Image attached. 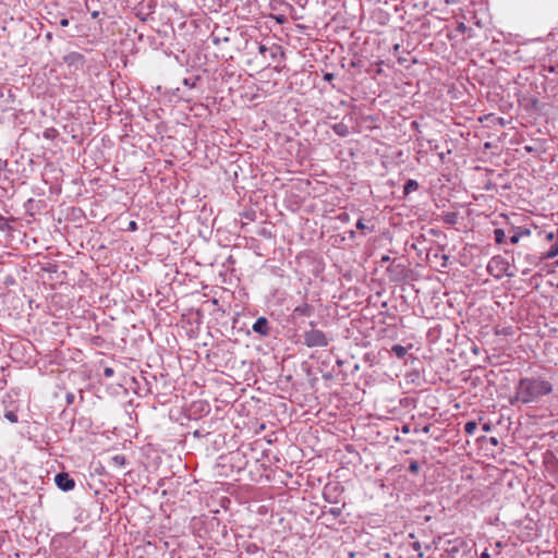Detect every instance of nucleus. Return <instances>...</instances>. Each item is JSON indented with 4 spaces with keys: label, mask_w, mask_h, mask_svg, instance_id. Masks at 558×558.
Masks as SVG:
<instances>
[{
    "label": "nucleus",
    "mask_w": 558,
    "mask_h": 558,
    "mask_svg": "<svg viewBox=\"0 0 558 558\" xmlns=\"http://www.w3.org/2000/svg\"><path fill=\"white\" fill-rule=\"evenodd\" d=\"M327 512L330 513L332 517L338 518L340 517L342 510L339 507H332Z\"/></svg>",
    "instance_id": "412c9836"
},
{
    "label": "nucleus",
    "mask_w": 558,
    "mask_h": 558,
    "mask_svg": "<svg viewBox=\"0 0 558 558\" xmlns=\"http://www.w3.org/2000/svg\"><path fill=\"white\" fill-rule=\"evenodd\" d=\"M258 51L264 57L266 53H269L270 58L275 59L278 53L281 52V47L276 44H274L271 47H267L265 44H258Z\"/></svg>",
    "instance_id": "423d86ee"
},
{
    "label": "nucleus",
    "mask_w": 558,
    "mask_h": 558,
    "mask_svg": "<svg viewBox=\"0 0 558 558\" xmlns=\"http://www.w3.org/2000/svg\"><path fill=\"white\" fill-rule=\"evenodd\" d=\"M391 352L398 357L403 359L408 354V348L401 344H393L391 348Z\"/></svg>",
    "instance_id": "f8f14e48"
},
{
    "label": "nucleus",
    "mask_w": 558,
    "mask_h": 558,
    "mask_svg": "<svg viewBox=\"0 0 558 558\" xmlns=\"http://www.w3.org/2000/svg\"><path fill=\"white\" fill-rule=\"evenodd\" d=\"M258 550V547L255 545V544H251L247 546V551L248 553H255Z\"/></svg>",
    "instance_id": "a878e982"
},
{
    "label": "nucleus",
    "mask_w": 558,
    "mask_h": 558,
    "mask_svg": "<svg viewBox=\"0 0 558 558\" xmlns=\"http://www.w3.org/2000/svg\"><path fill=\"white\" fill-rule=\"evenodd\" d=\"M512 230L513 234L509 238L511 244H517L521 238L529 236L531 234L530 229L524 227L512 228Z\"/></svg>",
    "instance_id": "6e6552de"
},
{
    "label": "nucleus",
    "mask_w": 558,
    "mask_h": 558,
    "mask_svg": "<svg viewBox=\"0 0 558 558\" xmlns=\"http://www.w3.org/2000/svg\"><path fill=\"white\" fill-rule=\"evenodd\" d=\"M4 416L11 423H16L17 422V415L14 412H12V411H8Z\"/></svg>",
    "instance_id": "aec40b11"
},
{
    "label": "nucleus",
    "mask_w": 558,
    "mask_h": 558,
    "mask_svg": "<svg viewBox=\"0 0 558 558\" xmlns=\"http://www.w3.org/2000/svg\"><path fill=\"white\" fill-rule=\"evenodd\" d=\"M399 49H400V45L396 44V45L393 46V51H395V52H397V51H399Z\"/></svg>",
    "instance_id": "ea45409f"
},
{
    "label": "nucleus",
    "mask_w": 558,
    "mask_h": 558,
    "mask_svg": "<svg viewBox=\"0 0 558 558\" xmlns=\"http://www.w3.org/2000/svg\"><path fill=\"white\" fill-rule=\"evenodd\" d=\"M184 84L187 85V86H191V87L194 86V83H191L189 78L184 80Z\"/></svg>",
    "instance_id": "f704fd0d"
},
{
    "label": "nucleus",
    "mask_w": 558,
    "mask_h": 558,
    "mask_svg": "<svg viewBox=\"0 0 558 558\" xmlns=\"http://www.w3.org/2000/svg\"><path fill=\"white\" fill-rule=\"evenodd\" d=\"M8 227V220L5 217L0 215V231H4Z\"/></svg>",
    "instance_id": "4be33fe9"
},
{
    "label": "nucleus",
    "mask_w": 558,
    "mask_h": 558,
    "mask_svg": "<svg viewBox=\"0 0 558 558\" xmlns=\"http://www.w3.org/2000/svg\"><path fill=\"white\" fill-rule=\"evenodd\" d=\"M59 24H60L61 27H66L69 25V20L68 19H61Z\"/></svg>",
    "instance_id": "cd10ccee"
},
{
    "label": "nucleus",
    "mask_w": 558,
    "mask_h": 558,
    "mask_svg": "<svg viewBox=\"0 0 558 558\" xmlns=\"http://www.w3.org/2000/svg\"><path fill=\"white\" fill-rule=\"evenodd\" d=\"M442 220L447 225H456L458 221L457 213H447L442 216Z\"/></svg>",
    "instance_id": "2eb2a0df"
},
{
    "label": "nucleus",
    "mask_w": 558,
    "mask_h": 558,
    "mask_svg": "<svg viewBox=\"0 0 558 558\" xmlns=\"http://www.w3.org/2000/svg\"><path fill=\"white\" fill-rule=\"evenodd\" d=\"M73 401H74V395H73V393H71V392H69V393L66 395V402H68L69 404H71V403H73Z\"/></svg>",
    "instance_id": "bb28decb"
},
{
    "label": "nucleus",
    "mask_w": 558,
    "mask_h": 558,
    "mask_svg": "<svg viewBox=\"0 0 558 558\" xmlns=\"http://www.w3.org/2000/svg\"><path fill=\"white\" fill-rule=\"evenodd\" d=\"M310 326L311 329L303 335L304 344L307 348L327 347L329 343L327 336L322 330L315 329L316 324L314 322H311Z\"/></svg>",
    "instance_id": "f03ea898"
},
{
    "label": "nucleus",
    "mask_w": 558,
    "mask_h": 558,
    "mask_svg": "<svg viewBox=\"0 0 558 558\" xmlns=\"http://www.w3.org/2000/svg\"><path fill=\"white\" fill-rule=\"evenodd\" d=\"M476 429H477V423L475 421H468L464 424V432L468 435H473Z\"/></svg>",
    "instance_id": "dca6fc26"
},
{
    "label": "nucleus",
    "mask_w": 558,
    "mask_h": 558,
    "mask_svg": "<svg viewBox=\"0 0 558 558\" xmlns=\"http://www.w3.org/2000/svg\"><path fill=\"white\" fill-rule=\"evenodd\" d=\"M481 558H490V555L488 554L487 549H485V550L481 554Z\"/></svg>",
    "instance_id": "2f4dec72"
},
{
    "label": "nucleus",
    "mask_w": 558,
    "mask_h": 558,
    "mask_svg": "<svg viewBox=\"0 0 558 558\" xmlns=\"http://www.w3.org/2000/svg\"><path fill=\"white\" fill-rule=\"evenodd\" d=\"M490 444H493V445H495V446H496V445L498 444L497 438L492 437V438H490Z\"/></svg>",
    "instance_id": "58836bf2"
},
{
    "label": "nucleus",
    "mask_w": 558,
    "mask_h": 558,
    "mask_svg": "<svg viewBox=\"0 0 558 558\" xmlns=\"http://www.w3.org/2000/svg\"><path fill=\"white\" fill-rule=\"evenodd\" d=\"M553 390L551 383L542 377H524L518 381L510 404L538 402L542 397L550 395Z\"/></svg>",
    "instance_id": "f257e3e1"
},
{
    "label": "nucleus",
    "mask_w": 558,
    "mask_h": 558,
    "mask_svg": "<svg viewBox=\"0 0 558 558\" xmlns=\"http://www.w3.org/2000/svg\"><path fill=\"white\" fill-rule=\"evenodd\" d=\"M324 496L327 501L332 502L331 499L328 497L327 493H325Z\"/></svg>",
    "instance_id": "79ce46f5"
},
{
    "label": "nucleus",
    "mask_w": 558,
    "mask_h": 558,
    "mask_svg": "<svg viewBox=\"0 0 558 558\" xmlns=\"http://www.w3.org/2000/svg\"><path fill=\"white\" fill-rule=\"evenodd\" d=\"M418 189L417 181L409 179L403 186V194L407 196Z\"/></svg>",
    "instance_id": "9d476101"
},
{
    "label": "nucleus",
    "mask_w": 558,
    "mask_h": 558,
    "mask_svg": "<svg viewBox=\"0 0 558 558\" xmlns=\"http://www.w3.org/2000/svg\"><path fill=\"white\" fill-rule=\"evenodd\" d=\"M409 472L412 473V474H416L418 473L420 471V464L417 461L413 460L410 462L409 464V468H408Z\"/></svg>",
    "instance_id": "6ab92c4d"
},
{
    "label": "nucleus",
    "mask_w": 558,
    "mask_h": 558,
    "mask_svg": "<svg viewBox=\"0 0 558 558\" xmlns=\"http://www.w3.org/2000/svg\"><path fill=\"white\" fill-rule=\"evenodd\" d=\"M496 547H499V548H501V547H502V544H501V542H497V543H496Z\"/></svg>",
    "instance_id": "37998d69"
},
{
    "label": "nucleus",
    "mask_w": 558,
    "mask_h": 558,
    "mask_svg": "<svg viewBox=\"0 0 558 558\" xmlns=\"http://www.w3.org/2000/svg\"><path fill=\"white\" fill-rule=\"evenodd\" d=\"M126 459L123 454H116L111 458V464L116 468H122L125 465Z\"/></svg>",
    "instance_id": "ddd939ff"
},
{
    "label": "nucleus",
    "mask_w": 558,
    "mask_h": 558,
    "mask_svg": "<svg viewBox=\"0 0 558 558\" xmlns=\"http://www.w3.org/2000/svg\"><path fill=\"white\" fill-rule=\"evenodd\" d=\"M494 239L497 244H501L505 242L506 233L502 229H495L494 230Z\"/></svg>",
    "instance_id": "f3484780"
},
{
    "label": "nucleus",
    "mask_w": 558,
    "mask_h": 558,
    "mask_svg": "<svg viewBox=\"0 0 558 558\" xmlns=\"http://www.w3.org/2000/svg\"><path fill=\"white\" fill-rule=\"evenodd\" d=\"M314 312V307L308 303H303L293 310V315L311 316Z\"/></svg>",
    "instance_id": "1a4fd4ad"
},
{
    "label": "nucleus",
    "mask_w": 558,
    "mask_h": 558,
    "mask_svg": "<svg viewBox=\"0 0 558 558\" xmlns=\"http://www.w3.org/2000/svg\"><path fill=\"white\" fill-rule=\"evenodd\" d=\"M490 428H492V425H490L489 423H485V424L483 425V429H484L485 432H489V430H490Z\"/></svg>",
    "instance_id": "7c9ffc66"
},
{
    "label": "nucleus",
    "mask_w": 558,
    "mask_h": 558,
    "mask_svg": "<svg viewBox=\"0 0 558 558\" xmlns=\"http://www.w3.org/2000/svg\"><path fill=\"white\" fill-rule=\"evenodd\" d=\"M252 329L255 333L262 337H268L270 335L269 322L266 317L260 316L253 324Z\"/></svg>",
    "instance_id": "39448f33"
},
{
    "label": "nucleus",
    "mask_w": 558,
    "mask_h": 558,
    "mask_svg": "<svg viewBox=\"0 0 558 558\" xmlns=\"http://www.w3.org/2000/svg\"><path fill=\"white\" fill-rule=\"evenodd\" d=\"M98 16H99V12L98 11L92 12V17L93 19H97Z\"/></svg>",
    "instance_id": "4c0bfd02"
},
{
    "label": "nucleus",
    "mask_w": 558,
    "mask_h": 558,
    "mask_svg": "<svg viewBox=\"0 0 558 558\" xmlns=\"http://www.w3.org/2000/svg\"><path fill=\"white\" fill-rule=\"evenodd\" d=\"M50 132H54V130H53V129H51V130H47V131L45 132V136H46V137H50V136H51V133H50Z\"/></svg>",
    "instance_id": "c9c22d12"
},
{
    "label": "nucleus",
    "mask_w": 558,
    "mask_h": 558,
    "mask_svg": "<svg viewBox=\"0 0 558 558\" xmlns=\"http://www.w3.org/2000/svg\"><path fill=\"white\" fill-rule=\"evenodd\" d=\"M557 264H558V260H557Z\"/></svg>",
    "instance_id": "49530a36"
},
{
    "label": "nucleus",
    "mask_w": 558,
    "mask_h": 558,
    "mask_svg": "<svg viewBox=\"0 0 558 558\" xmlns=\"http://www.w3.org/2000/svg\"><path fill=\"white\" fill-rule=\"evenodd\" d=\"M524 148H525V150H526V151H529V153L533 151V148H532L531 146H525Z\"/></svg>",
    "instance_id": "a19ab883"
},
{
    "label": "nucleus",
    "mask_w": 558,
    "mask_h": 558,
    "mask_svg": "<svg viewBox=\"0 0 558 558\" xmlns=\"http://www.w3.org/2000/svg\"><path fill=\"white\" fill-rule=\"evenodd\" d=\"M193 435L196 438L203 437V434L201 433V430H195Z\"/></svg>",
    "instance_id": "72a5a7b5"
},
{
    "label": "nucleus",
    "mask_w": 558,
    "mask_h": 558,
    "mask_svg": "<svg viewBox=\"0 0 558 558\" xmlns=\"http://www.w3.org/2000/svg\"><path fill=\"white\" fill-rule=\"evenodd\" d=\"M412 547H413L414 550L418 551V557H423V553L420 551L421 550V544L418 542H414L412 544Z\"/></svg>",
    "instance_id": "b1692460"
},
{
    "label": "nucleus",
    "mask_w": 558,
    "mask_h": 558,
    "mask_svg": "<svg viewBox=\"0 0 558 558\" xmlns=\"http://www.w3.org/2000/svg\"><path fill=\"white\" fill-rule=\"evenodd\" d=\"M332 130L337 135L342 137L349 134V128L342 122L333 124Z\"/></svg>",
    "instance_id": "9b49d317"
},
{
    "label": "nucleus",
    "mask_w": 558,
    "mask_h": 558,
    "mask_svg": "<svg viewBox=\"0 0 558 558\" xmlns=\"http://www.w3.org/2000/svg\"><path fill=\"white\" fill-rule=\"evenodd\" d=\"M56 485L63 492H69L74 488L75 482L69 476L68 473L60 472L54 477Z\"/></svg>",
    "instance_id": "20e7f679"
},
{
    "label": "nucleus",
    "mask_w": 558,
    "mask_h": 558,
    "mask_svg": "<svg viewBox=\"0 0 558 558\" xmlns=\"http://www.w3.org/2000/svg\"><path fill=\"white\" fill-rule=\"evenodd\" d=\"M412 126H413V128H417V126H418L417 122H413V123H412Z\"/></svg>",
    "instance_id": "c03bdc74"
},
{
    "label": "nucleus",
    "mask_w": 558,
    "mask_h": 558,
    "mask_svg": "<svg viewBox=\"0 0 558 558\" xmlns=\"http://www.w3.org/2000/svg\"><path fill=\"white\" fill-rule=\"evenodd\" d=\"M137 229V225L135 221H131L130 222V230H136Z\"/></svg>",
    "instance_id": "473e14b6"
},
{
    "label": "nucleus",
    "mask_w": 558,
    "mask_h": 558,
    "mask_svg": "<svg viewBox=\"0 0 558 558\" xmlns=\"http://www.w3.org/2000/svg\"><path fill=\"white\" fill-rule=\"evenodd\" d=\"M333 78H335V74L333 73H325L324 74V80L327 81V82H331Z\"/></svg>",
    "instance_id": "393cba45"
},
{
    "label": "nucleus",
    "mask_w": 558,
    "mask_h": 558,
    "mask_svg": "<svg viewBox=\"0 0 558 558\" xmlns=\"http://www.w3.org/2000/svg\"><path fill=\"white\" fill-rule=\"evenodd\" d=\"M508 269H509V263L507 260H505V258H502L501 256H494L487 265V270L490 274H493L494 270L498 271V274L495 275L496 277H500V275H502V274H505L508 277H513L514 274L509 272Z\"/></svg>",
    "instance_id": "7ed1b4c3"
},
{
    "label": "nucleus",
    "mask_w": 558,
    "mask_h": 558,
    "mask_svg": "<svg viewBox=\"0 0 558 558\" xmlns=\"http://www.w3.org/2000/svg\"><path fill=\"white\" fill-rule=\"evenodd\" d=\"M8 166V160H3L0 158V170H4Z\"/></svg>",
    "instance_id": "c85d7f7f"
},
{
    "label": "nucleus",
    "mask_w": 558,
    "mask_h": 558,
    "mask_svg": "<svg viewBox=\"0 0 558 558\" xmlns=\"http://www.w3.org/2000/svg\"><path fill=\"white\" fill-rule=\"evenodd\" d=\"M545 239L549 242L553 241L555 239L554 232L546 233Z\"/></svg>",
    "instance_id": "c756f323"
},
{
    "label": "nucleus",
    "mask_w": 558,
    "mask_h": 558,
    "mask_svg": "<svg viewBox=\"0 0 558 558\" xmlns=\"http://www.w3.org/2000/svg\"><path fill=\"white\" fill-rule=\"evenodd\" d=\"M524 258L526 260L527 267L522 269V275L530 274V271L532 270L531 266H537L544 260L543 256H536L532 254H526Z\"/></svg>",
    "instance_id": "0eeeda50"
},
{
    "label": "nucleus",
    "mask_w": 558,
    "mask_h": 558,
    "mask_svg": "<svg viewBox=\"0 0 558 558\" xmlns=\"http://www.w3.org/2000/svg\"><path fill=\"white\" fill-rule=\"evenodd\" d=\"M558 255V242L553 244L550 248L543 255L544 260L545 259H551Z\"/></svg>",
    "instance_id": "4468645a"
},
{
    "label": "nucleus",
    "mask_w": 558,
    "mask_h": 558,
    "mask_svg": "<svg viewBox=\"0 0 558 558\" xmlns=\"http://www.w3.org/2000/svg\"><path fill=\"white\" fill-rule=\"evenodd\" d=\"M113 374H114V371H113V368H111V367H106V368L104 369V376H105V377H107V378L112 377V376H113Z\"/></svg>",
    "instance_id": "5701e85b"
},
{
    "label": "nucleus",
    "mask_w": 558,
    "mask_h": 558,
    "mask_svg": "<svg viewBox=\"0 0 558 558\" xmlns=\"http://www.w3.org/2000/svg\"><path fill=\"white\" fill-rule=\"evenodd\" d=\"M389 260H390V257H389V256H387V255H384V256L381 257V262H384V263H387V262H389Z\"/></svg>",
    "instance_id": "e433bc0d"
},
{
    "label": "nucleus",
    "mask_w": 558,
    "mask_h": 558,
    "mask_svg": "<svg viewBox=\"0 0 558 558\" xmlns=\"http://www.w3.org/2000/svg\"><path fill=\"white\" fill-rule=\"evenodd\" d=\"M356 228L361 231H365V230H368L369 232H373L374 231V227H368L364 223V220L362 218H360L356 222Z\"/></svg>",
    "instance_id": "a211bd4d"
},
{
    "label": "nucleus",
    "mask_w": 558,
    "mask_h": 558,
    "mask_svg": "<svg viewBox=\"0 0 558 558\" xmlns=\"http://www.w3.org/2000/svg\"><path fill=\"white\" fill-rule=\"evenodd\" d=\"M549 71L554 72L555 71L554 66H549Z\"/></svg>",
    "instance_id": "a18cd8bd"
}]
</instances>
